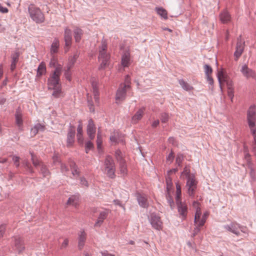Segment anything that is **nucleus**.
I'll return each instance as SVG.
<instances>
[{"instance_id": "nucleus-32", "label": "nucleus", "mask_w": 256, "mask_h": 256, "mask_svg": "<svg viewBox=\"0 0 256 256\" xmlns=\"http://www.w3.org/2000/svg\"><path fill=\"white\" fill-rule=\"evenodd\" d=\"M156 10L157 14L164 20L168 19V12L166 10L162 8H156Z\"/></svg>"}, {"instance_id": "nucleus-60", "label": "nucleus", "mask_w": 256, "mask_h": 256, "mask_svg": "<svg viewBox=\"0 0 256 256\" xmlns=\"http://www.w3.org/2000/svg\"><path fill=\"white\" fill-rule=\"evenodd\" d=\"M88 106H89V108H90V111L92 112H94V106H93L92 102L89 100L88 98Z\"/></svg>"}, {"instance_id": "nucleus-28", "label": "nucleus", "mask_w": 256, "mask_h": 256, "mask_svg": "<svg viewBox=\"0 0 256 256\" xmlns=\"http://www.w3.org/2000/svg\"><path fill=\"white\" fill-rule=\"evenodd\" d=\"M198 182L196 179L195 176H189L187 178L186 186H197Z\"/></svg>"}, {"instance_id": "nucleus-46", "label": "nucleus", "mask_w": 256, "mask_h": 256, "mask_svg": "<svg viewBox=\"0 0 256 256\" xmlns=\"http://www.w3.org/2000/svg\"><path fill=\"white\" fill-rule=\"evenodd\" d=\"M204 70L206 76H210L212 74V70L210 66L207 64L204 65Z\"/></svg>"}, {"instance_id": "nucleus-43", "label": "nucleus", "mask_w": 256, "mask_h": 256, "mask_svg": "<svg viewBox=\"0 0 256 256\" xmlns=\"http://www.w3.org/2000/svg\"><path fill=\"white\" fill-rule=\"evenodd\" d=\"M31 156H32V160L33 163V164L36 166L38 165H40L41 166V165L42 164H41V162L39 161V160L37 158L36 156H35L34 154L31 153Z\"/></svg>"}, {"instance_id": "nucleus-19", "label": "nucleus", "mask_w": 256, "mask_h": 256, "mask_svg": "<svg viewBox=\"0 0 256 256\" xmlns=\"http://www.w3.org/2000/svg\"><path fill=\"white\" fill-rule=\"evenodd\" d=\"M220 20L223 24H228L231 20V16L227 10H224L219 16Z\"/></svg>"}, {"instance_id": "nucleus-55", "label": "nucleus", "mask_w": 256, "mask_h": 256, "mask_svg": "<svg viewBox=\"0 0 256 256\" xmlns=\"http://www.w3.org/2000/svg\"><path fill=\"white\" fill-rule=\"evenodd\" d=\"M6 230V225L2 224L0 226V239L2 238Z\"/></svg>"}, {"instance_id": "nucleus-31", "label": "nucleus", "mask_w": 256, "mask_h": 256, "mask_svg": "<svg viewBox=\"0 0 256 256\" xmlns=\"http://www.w3.org/2000/svg\"><path fill=\"white\" fill-rule=\"evenodd\" d=\"M46 72V66L44 62H42L38 68L37 76H41Z\"/></svg>"}, {"instance_id": "nucleus-41", "label": "nucleus", "mask_w": 256, "mask_h": 256, "mask_svg": "<svg viewBox=\"0 0 256 256\" xmlns=\"http://www.w3.org/2000/svg\"><path fill=\"white\" fill-rule=\"evenodd\" d=\"M250 133L253 136L254 141H253V149L254 150H256V128H250Z\"/></svg>"}, {"instance_id": "nucleus-51", "label": "nucleus", "mask_w": 256, "mask_h": 256, "mask_svg": "<svg viewBox=\"0 0 256 256\" xmlns=\"http://www.w3.org/2000/svg\"><path fill=\"white\" fill-rule=\"evenodd\" d=\"M192 207L196 210V212L201 211L200 204L197 201H194L192 203Z\"/></svg>"}, {"instance_id": "nucleus-11", "label": "nucleus", "mask_w": 256, "mask_h": 256, "mask_svg": "<svg viewBox=\"0 0 256 256\" xmlns=\"http://www.w3.org/2000/svg\"><path fill=\"white\" fill-rule=\"evenodd\" d=\"M116 157L120 162V172L123 174H126L127 172V168L122 152L120 150H117L116 152Z\"/></svg>"}, {"instance_id": "nucleus-61", "label": "nucleus", "mask_w": 256, "mask_h": 256, "mask_svg": "<svg viewBox=\"0 0 256 256\" xmlns=\"http://www.w3.org/2000/svg\"><path fill=\"white\" fill-rule=\"evenodd\" d=\"M80 184L82 185H83L84 186H88V182L84 178H80Z\"/></svg>"}, {"instance_id": "nucleus-5", "label": "nucleus", "mask_w": 256, "mask_h": 256, "mask_svg": "<svg viewBox=\"0 0 256 256\" xmlns=\"http://www.w3.org/2000/svg\"><path fill=\"white\" fill-rule=\"evenodd\" d=\"M28 10L31 18L36 23H42L44 21V17L40 10L34 4H30Z\"/></svg>"}, {"instance_id": "nucleus-37", "label": "nucleus", "mask_w": 256, "mask_h": 256, "mask_svg": "<svg viewBox=\"0 0 256 256\" xmlns=\"http://www.w3.org/2000/svg\"><path fill=\"white\" fill-rule=\"evenodd\" d=\"M70 167L72 170V175L74 177H76L78 176L79 175V170L77 168V166H76V164L74 162H72L70 164Z\"/></svg>"}, {"instance_id": "nucleus-47", "label": "nucleus", "mask_w": 256, "mask_h": 256, "mask_svg": "<svg viewBox=\"0 0 256 256\" xmlns=\"http://www.w3.org/2000/svg\"><path fill=\"white\" fill-rule=\"evenodd\" d=\"M102 141L100 134L99 132H98V136H97L96 144H97L98 149L99 150L101 148V145H102Z\"/></svg>"}, {"instance_id": "nucleus-23", "label": "nucleus", "mask_w": 256, "mask_h": 256, "mask_svg": "<svg viewBox=\"0 0 256 256\" xmlns=\"http://www.w3.org/2000/svg\"><path fill=\"white\" fill-rule=\"evenodd\" d=\"M66 204L76 208L79 204V198L76 196H72L69 198Z\"/></svg>"}, {"instance_id": "nucleus-4", "label": "nucleus", "mask_w": 256, "mask_h": 256, "mask_svg": "<svg viewBox=\"0 0 256 256\" xmlns=\"http://www.w3.org/2000/svg\"><path fill=\"white\" fill-rule=\"evenodd\" d=\"M181 186L178 182L176 184V200L178 205V212L183 218H185L187 214V206L181 202Z\"/></svg>"}, {"instance_id": "nucleus-54", "label": "nucleus", "mask_w": 256, "mask_h": 256, "mask_svg": "<svg viewBox=\"0 0 256 256\" xmlns=\"http://www.w3.org/2000/svg\"><path fill=\"white\" fill-rule=\"evenodd\" d=\"M168 120V116L166 113L162 114L161 116V121L162 122H166Z\"/></svg>"}, {"instance_id": "nucleus-21", "label": "nucleus", "mask_w": 256, "mask_h": 256, "mask_svg": "<svg viewBox=\"0 0 256 256\" xmlns=\"http://www.w3.org/2000/svg\"><path fill=\"white\" fill-rule=\"evenodd\" d=\"M64 38L66 46L69 47L72 42V32L70 30L67 28L64 30Z\"/></svg>"}, {"instance_id": "nucleus-34", "label": "nucleus", "mask_w": 256, "mask_h": 256, "mask_svg": "<svg viewBox=\"0 0 256 256\" xmlns=\"http://www.w3.org/2000/svg\"><path fill=\"white\" fill-rule=\"evenodd\" d=\"M179 84L182 88L186 91H190L194 89L192 86L182 80H179Z\"/></svg>"}, {"instance_id": "nucleus-30", "label": "nucleus", "mask_w": 256, "mask_h": 256, "mask_svg": "<svg viewBox=\"0 0 256 256\" xmlns=\"http://www.w3.org/2000/svg\"><path fill=\"white\" fill-rule=\"evenodd\" d=\"M74 32L75 40L76 42H78L81 40L82 35V30L78 28H74Z\"/></svg>"}, {"instance_id": "nucleus-58", "label": "nucleus", "mask_w": 256, "mask_h": 256, "mask_svg": "<svg viewBox=\"0 0 256 256\" xmlns=\"http://www.w3.org/2000/svg\"><path fill=\"white\" fill-rule=\"evenodd\" d=\"M70 70H68L67 68V70L64 73L65 78L66 80H68L69 81L71 80V72L70 71Z\"/></svg>"}, {"instance_id": "nucleus-8", "label": "nucleus", "mask_w": 256, "mask_h": 256, "mask_svg": "<svg viewBox=\"0 0 256 256\" xmlns=\"http://www.w3.org/2000/svg\"><path fill=\"white\" fill-rule=\"evenodd\" d=\"M13 250L16 253L20 254L25 250L24 243L23 239L19 236L13 238Z\"/></svg>"}, {"instance_id": "nucleus-7", "label": "nucleus", "mask_w": 256, "mask_h": 256, "mask_svg": "<svg viewBox=\"0 0 256 256\" xmlns=\"http://www.w3.org/2000/svg\"><path fill=\"white\" fill-rule=\"evenodd\" d=\"M246 120L250 128H256V108L255 106H251L248 109Z\"/></svg>"}, {"instance_id": "nucleus-13", "label": "nucleus", "mask_w": 256, "mask_h": 256, "mask_svg": "<svg viewBox=\"0 0 256 256\" xmlns=\"http://www.w3.org/2000/svg\"><path fill=\"white\" fill-rule=\"evenodd\" d=\"M240 70L242 75L246 78H254L256 77L255 72L250 68L246 64L242 66Z\"/></svg>"}, {"instance_id": "nucleus-29", "label": "nucleus", "mask_w": 256, "mask_h": 256, "mask_svg": "<svg viewBox=\"0 0 256 256\" xmlns=\"http://www.w3.org/2000/svg\"><path fill=\"white\" fill-rule=\"evenodd\" d=\"M22 114L19 111H17L15 114L16 122L17 126L20 128L22 126L23 120L22 118Z\"/></svg>"}, {"instance_id": "nucleus-18", "label": "nucleus", "mask_w": 256, "mask_h": 256, "mask_svg": "<svg viewBox=\"0 0 256 256\" xmlns=\"http://www.w3.org/2000/svg\"><path fill=\"white\" fill-rule=\"evenodd\" d=\"M145 110L146 108L144 107L139 108L132 117V122L134 123H137L140 120L144 114Z\"/></svg>"}, {"instance_id": "nucleus-45", "label": "nucleus", "mask_w": 256, "mask_h": 256, "mask_svg": "<svg viewBox=\"0 0 256 256\" xmlns=\"http://www.w3.org/2000/svg\"><path fill=\"white\" fill-rule=\"evenodd\" d=\"M174 157V152L171 151L170 152L166 158V162L170 164L172 162Z\"/></svg>"}, {"instance_id": "nucleus-27", "label": "nucleus", "mask_w": 256, "mask_h": 256, "mask_svg": "<svg viewBox=\"0 0 256 256\" xmlns=\"http://www.w3.org/2000/svg\"><path fill=\"white\" fill-rule=\"evenodd\" d=\"M60 46L59 40L58 39L54 40L50 48V54L51 55H54L58 51V49Z\"/></svg>"}, {"instance_id": "nucleus-26", "label": "nucleus", "mask_w": 256, "mask_h": 256, "mask_svg": "<svg viewBox=\"0 0 256 256\" xmlns=\"http://www.w3.org/2000/svg\"><path fill=\"white\" fill-rule=\"evenodd\" d=\"M138 200L140 206L146 208L148 206L147 198L144 194H138Z\"/></svg>"}, {"instance_id": "nucleus-39", "label": "nucleus", "mask_w": 256, "mask_h": 256, "mask_svg": "<svg viewBox=\"0 0 256 256\" xmlns=\"http://www.w3.org/2000/svg\"><path fill=\"white\" fill-rule=\"evenodd\" d=\"M184 160V156L181 153L177 154L176 158V163L178 166H182V162Z\"/></svg>"}, {"instance_id": "nucleus-63", "label": "nucleus", "mask_w": 256, "mask_h": 256, "mask_svg": "<svg viewBox=\"0 0 256 256\" xmlns=\"http://www.w3.org/2000/svg\"><path fill=\"white\" fill-rule=\"evenodd\" d=\"M178 171L177 168H173L168 172V176H170L172 174H175Z\"/></svg>"}, {"instance_id": "nucleus-57", "label": "nucleus", "mask_w": 256, "mask_h": 256, "mask_svg": "<svg viewBox=\"0 0 256 256\" xmlns=\"http://www.w3.org/2000/svg\"><path fill=\"white\" fill-rule=\"evenodd\" d=\"M19 54L18 52H14L12 56V62H17L18 60Z\"/></svg>"}, {"instance_id": "nucleus-56", "label": "nucleus", "mask_w": 256, "mask_h": 256, "mask_svg": "<svg viewBox=\"0 0 256 256\" xmlns=\"http://www.w3.org/2000/svg\"><path fill=\"white\" fill-rule=\"evenodd\" d=\"M93 144L90 142H88L86 144V153L88 152V150H90L93 148Z\"/></svg>"}, {"instance_id": "nucleus-12", "label": "nucleus", "mask_w": 256, "mask_h": 256, "mask_svg": "<svg viewBox=\"0 0 256 256\" xmlns=\"http://www.w3.org/2000/svg\"><path fill=\"white\" fill-rule=\"evenodd\" d=\"M150 224L152 226L157 230H161L162 228V222L160 220V218L159 216L152 214L150 217Z\"/></svg>"}, {"instance_id": "nucleus-20", "label": "nucleus", "mask_w": 256, "mask_h": 256, "mask_svg": "<svg viewBox=\"0 0 256 256\" xmlns=\"http://www.w3.org/2000/svg\"><path fill=\"white\" fill-rule=\"evenodd\" d=\"M121 63L124 67H128L130 64V55L129 52H126L122 54Z\"/></svg>"}, {"instance_id": "nucleus-53", "label": "nucleus", "mask_w": 256, "mask_h": 256, "mask_svg": "<svg viewBox=\"0 0 256 256\" xmlns=\"http://www.w3.org/2000/svg\"><path fill=\"white\" fill-rule=\"evenodd\" d=\"M20 158L18 156H12V160L16 167H18L20 166Z\"/></svg>"}, {"instance_id": "nucleus-35", "label": "nucleus", "mask_w": 256, "mask_h": 256, "mask_svg": "<svg viewBox=\"0 0 256 256\" xmlns=\"http://www.w3.org/2000/svg\"><path fill=\"white\" fill-rule=\"evenodd\" d=\"M52 57L50 63V66L55 68V70L57 67L60 66L61 67V70H62V66L60 64H58V59L54 55H52Z\"/></svg>"}, {"instance_id": "nucleus-15", "label": "nucleus", "mask_w": 256, "mask_h": 256, "mask_svg": "<svg viewBox=\"0 0 256 256\" xmlns=\"http://www.w3.org/2000/svg\"><path fill=\"white\" fill-rule=\"evenodd\" d=\"M128 89L124 88V87L120 86L116 94V103H120L122 101L126 98V92Z\"/></svg>"}, {"instance_id": "nucleus-10", "label": "nucleus", "mask_w": 256, "mask_h": 256, "mask_svg": "<svg viewBox=\"0 0 256 256\" xmlns=\"http://www.w3.org/2000/svg\"><path fill=\"white\" fill-rule=\"evenodd\" d=\"M244 48V41L242 39L241 36L238 39L236 45V50L234 53V60L237 61L242 54Z\"/></svg>"}, {"instance_id": "nucleus-2", "label": "nucleus", "mask_w": 256, "mask_h": 256, "mask_svg": "<svg viewBox=\"0 0 256 256\" xmlns=\"http://www.w3.org/2000/svg\"><path fill=\"white\" fill-rule=\"evenodd\" d=\"M217 75L221 88L222 86L226 84L228 88V94L232 100L234 96L232 82L228 77L223 69L218 70Z\"/></svg>"}, {"instance_id": "nucleus-52", "label": "nucleus", "mask_w": 256, "mask_h": 256, "mask_svg": "<svg viewBox=\"0 0 256 256\" xmlns=\"http://www.w3.org/2000/svg\"><path fill=\"white\" fill-rule=\"evenodd\" d=\"M78 136H81L82 133V124L81 122H79V124L77 128Z\"/></svg>"}, {"instance_id": "nucleus-59", "label": "nucleus", "mask_w": 256, "mask_h": 256, "mask_svg": "<svg viewBox=\"0 0 256 256\" xmlns=\"http://www.w3.org/2000/svg\"><path fill=\"white\" fill-rule=\"evenodd\" d=\"M68 244V240L67 238H65L64 242L61 244L60 248H64L67 247Z\"/></svg>"}, {"instance_id": "nucleus-42", "label": "nucleus", "mask_w": 256, "mask_h": 256, "mask_svg": "<svg viewBox=\"0 0 256 256\" xmlns=\"http://www.w3.org/2000/svg\"><path fill=\"white\" fill-rule=\"evenodd\" d=\"M186 176L187 178L189 176H194V174H190V168L188 166H186L184 169L183 172H182L181 176Z\"/></svg>"}, {"instance_id": "nucleus-50", "label": "nucleus", "mask_w": 256, "mask_h": 256, "mask_svg": "<svg viewBox=\"0 0 256 256\" xmlns=\"http://www.w3.org/2000/svg\"><path fill=\"white\" fill-rule=\"evenodd\" d=\"M209 215V213L208 212H206L202 216L200 224H204L206 222V220Z\"/></svg>"}, {"instance_id": "nucleus-24", "label": "nucleus", "mask_w": 256, "mask_h": 256, "mask_svg": "<svg viewBox=\"0 0 256 256\" xmlns=\"http://www.w3.org/2000/svg\"><path fill=\"white\" fill-rule=\"evenodd\" d=\"M108 213L105 212H102L100 213L99 216L98 217V218L96 220V222L95 223V226H100L103 222L104 219L107 216Z\"/></svg>"}, {"instance_id": "nucleus-49", "label": "nucleus", "mask_w": 256, "mask_h": 256, "mask_svg": "<svg viewBox=\"0 0 256 256\" xmlns=\"http://www.w3.org/2000/svg\"><path fill=\"white\" fill-rule=\"evenodd\" d=\"M40 172L43 174L44 176H46L49 174L48 170L44 164L41 165Z\"/></svg>"}, {"instance_id": "nucleus-62", "label": "nucleus", "mask_w": 256, "mask_h": 256, "mask_svg": "<svg viewBox=\"0 0 256 256\" xmlns=\"http://www.w3.org/2000/svg\"><path fill=\"white\" fill-rule=\"evenodd\" d=\"M178 171L177 168H173L168 172V176H170L172 174H175Z\"/></svg>"}, {"instance_id": "nucleus-6", "label": "nucleus", "mask_w": 256, "mask_h": 256, "mask_svg": "<svg viewBox=\"0 0 256 256\" xmlns=\"http://www.w3.org/2000/svg\"><path fill=\"white\" fill-rule=\"evenodd\" d=\"M104 172L109 177L113 178L115 172V166L112 158L107 156L104 162Z\"/></svg>"}, {"instance_id": "nucleus-22", "label": "nucleus", "mask_w": 256, "mask_h": 256, "mask_svg": "<svg viewBox=\"0 0 256 256\" xmlns=\"http://www.w3.org/2000/svg\"><path fill=\"white\" fill-rule=\"evenodd\" d=\"M75 136V130L74 128H70L68 134L67 146H70L74 142Z\"/></svg>"}, {"instance_id": "nucleus-14", "label": "nucleus", "mask_w": 256, "mask_h": 256, "mask_svg": "<svg viewBox=\"0 0 256 256\" xmlns=\"http://www.w3.org/2000/svg\"><path fill=\"white\" fill-rule=\"evenodd\" d=\"M201 214V211L197 210V212H196L194 216V223L196 225V228L194 230V232L193 234L194 236H195L196 234L197 233H198L200 232V227L204 225L200 224L202 219Z\"/></svg>"}, {"instance_id": "nucleus-17", "label": "nucleus", "mask_w": 256, "mask_h": 256, "mask_svg": "<svg viewBox=\"0 0 256 256\" xmlns=\"http://www.w3.org/2000/svg\"><path fill=\"white\" fill-rule=\"evenodd\" d=\"M224 228L230 232L237 236L239 235L240 234V226L239 224L236 222H232L230 224L226 225L224 226Z\"/></svg>"}, {"instance_id": "nucleus-16", "label": "nucleus", "mask_w": 256, "mask_h": 256, "mask_svg": "<svg viewBox=\"0 0 256 256\" xmlns=\"http://www.w3.org/2000/svg\"><path fill=\"white\" fill-rule=\"evenodd\" d=\"M96 127L94 122L92 120H88L87 126V134L91 140H93L95 136Z\"/></svg>"}, {"instance_id": "nucleus-33", "label": "nucleus", "mask_w": 256, "mask_h": 256, "mask_svg": "<svg viewBox=\"0 0 256 256\" xmlns=\"http://www.w3.org/2000/svg\"><path fill=\"white\" fill-rule=\"evenodd\" d=\"M78 58V54H75L73 56L70 57L69 58L68 62L66 66L67 68H68V70H70L73 66Z\"/></svg>"}, {"instance_id": "nucleus-38", "label": "nucleus", "mask_w": 256, "mask_h": 256, "mask_svg": "<svg viewBox=\"0 0 256 256\" xmlns=\"http://www.w3.org/2000/svg\"><path fill=\"white\" fill-rule=\"evenodd\" d=\"M44 130V127L42 126L40 124H38L32 128L31 134L34 136L38 132L39 130Z\"/></svg>"}, {"instance_id": "nucleus-44", "label": "nucleus", "mask_w": 256, "mask_h": 256, "mask_svg": "<svg viewBox=\"0 0 256 256\" xmlns=\"http://www.w3.org/2000/svg\"><path fill=\"white\" fill-rule=\"evenodd\" d=\"M188 188V195L190 196H194L196 190V189L197 186H187Z\"/></svg>"}, {"instance_id": "nucleus-1", "label": "nucleus", "mask_w": 256, "mask_h": 256, "mask_svg": "<svg viewBox=\"0 0 256 256\" xmlns=\"http://www.w3.org/2000/svg\"><path fill=\"white\" fill-rule=\"evenodd\" d=\"M60 74L61 67L59 66L56 68L48 80V88L49 90H54L52 94L55 98H59L62 96V94L60 85L59 83Z\"/></svg>"}, {"instance_id": "nucleus-3", "label": "nucleus", "mask_w": 256, "mask_h": 256, "mask_svg": "<svg viewBox=\"0 0 256 256\" xmlns=\"http://www.w3.org/2000/svg\"><path fill=\"white\" fill-rule=\"evenodd\" d=\"M107 43L106 40L102 41L101 46L99 50L98 60L100 62V68H104L108 64L110 55L106 52Z\"/></svg>"}, {"instance_id": "nucleus-40", "label": "nucleus", "mask_w": 256, "mask_h": 256, "mask_svg": "<svg viewBox=\"0 0 256 256\" xmlns=\"http://www.w3.org/2000/svg\"><path fill=\"white\" fill-rule=\"evenodd\" d=\"M130 78L128 75H127L126 76L124 84H121L120 86H122L124 87V88H126L129 90L130 88Z\"/></svg>"}, {"instance_id": "nucleus-9", "label": "nucleus", "mask_w": 256, "mask_h": 256, "mask_svg": "<svg viewBox=\"0 0 256 256\" xmlns=\"http://www.w3.org/2000/svg\"><path fill=\"white\" fill-rule=\"evenodd\" d=\"M166 183L167 190L166 198L168 200V203L169 204L170 207L172 208L174 205V202L172 200V196L171 194L173 192V188L172 179L170 178V176H167L166 178Z\"/></svg>"}, {"instance_id": "nucleus-48", "label": "nucleus", "mask_w": 256, "mask_h": 256, "mask_svg": "<svg viewBox=\"0 0 256 256\" xmlns=\"http://www.w3.org/2000/svg\"><path fill=\"white\" fill-rule=\"evenodd\" d=\"M118 132H114V133L113 135H112L110 136V140L111 142H118Z\"/></svg>"}, {"instance_id": "nucleus-64", "label": "nucleus", "mask_w": 256, "mask_h": 256, "mask_svg": "<svg viewBox=\"0 0 256 256\" xmlns=\"http://www.w3.org/2000/svg\"><path fill=\"white\" fill-rule=\"evenodd\" d=\"M178 171L177 168H173L168 172V176H170L172 174H175Z\"/></svg>"}, {"instance_id": "nucleus-25", "label": "nucleus", "mask_w": 256, "mask_h": 256, "mask_svg": "<svg viewBox=\"0 0 256 256\" xmlns=\"http://www.w3.org/2000/svg\"><path fill=\"white\" fill-rule=\"evenodd\" d=\"M86 239V234L84 231H82L78 234V247L80 249H82Z\"/></svg>"}, {"instance_id": "nucleus-36", "label": "nucleus", "mask_w": 256, "mask_h": 256, "mask_svg": "<svg viewBox=\"0 0 256 256\" xmlns=\"http://www.w3.org/2000/svg\"><path fill=\"white\" fill-rule=\"evenodd\" d=\"M92 86L93 90V94L94 96V98L96 103L98 104L99 102V98H98V90L96 87V83L92 82Z\"/></svg>"}]
</instances>
